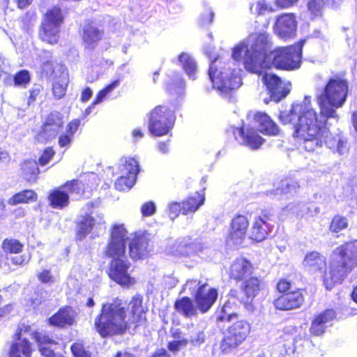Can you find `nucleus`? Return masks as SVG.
<instances>
[{
	"label": "nucleus",
	"mask_w": 357,
	"mask_h": 357,
	"mask_svg": "<svg viewBox=\"0 0 357 357\" xmlns=\"http://www.w3.org/2000/svg\"><path fill=\"white\" fill-rule=\"evenodd\" d=\"M348 93V82L335 75L327 82L323 92L316 96L320 115L312 108L310 98L301 103H294L289 111L281 112L280 121L294 125V135L309 152L321 149L323 144H331L329 130L326 126L329 118H337L336 109L342 107Z\"/></svg>",
	"instance_id": "f257e3e1"
},
{
	"label": "nucleus",
	"mask_w": 357,
	"mask_h": 357,
	"mask_svg": "<svg viewBox=\"0 0 357 357\" xmlns=\"http://www.w3.org/2000/svg\"><path fill=\"white\" fill-rule=\"evenodd\" d=\"M142 298L135 296L129 303L128 310L126 314L121 300L115 299L111 303L102 305L101 314L95 320L96 331L102 336L119 335L123 333L128 324H141L145 320Z\"/></svg>",
	"instance_id": "f03ea898"
},
{
	"label": "nucleus",
	"mask_w": 357,
	"mask_h": 357,
	"mask_svg": "<svg viewBox=\"0 0 357 357\" xmlns=\"http://www.w3.org/2000/svg\"><path fill=\"white\" fill-rule=\"evenodd\" d=\"M272 45L266 33L250 35L246 41L237 45L233 50L235 61L242 60L245 68L254 73H262L264 61L267 60Z\"/></svg>",
	"instance_id": "7ed1b4c3"
},
{
	"label": "nucleus",
	"mask_w": 357,
	"mask_h": 357,
	"mask_svg": "<svg viewBox=\"0 0 357 357\" xmlns=\"http://www.w3.org/2000/svg\"><path fill=\"white\" fill-rule=\"evenodd\" d=\"M356 266L357 241H350L336 248L330 257L328 266L323 275V281L326 289H331L335 283L342 282Z\"/></svg>",
	"instance_id": "20e7f679"
},
{
	"label": "nucleus",
	"mask_w": 357,
	"mask_h": 357,
	"mask_svg": "<svg viewBox=\"0 0 357 357\" xmlns=\"http://www.w3.org/2000/svg\"><path fill=\"white\" fill-rule=\"evenodd\" d=\"M231 61L222 62L215 59L211 63L208 75L213 88L221 94L227 96L232 91L238 89L241 84L240 70L234 68Z\"/></svg>",
	"instance_id": "39448f33"
},
{
	"label": "nucleus",
	"mask_w": 357,
	"mask_h": 357,
	"mask_svg": "<svg viewBox=\"0 0 357 357\" xmlns=\"http://www.w3.org/2000/svg\"><path fill=\"white\" fill-rule=\"evenodd\" d=\"M304 41L296 45L279 47L271 52L267 60L264 61V68H277L294 70L299 68L301 61L302 47Z\"/></svg>",
	"instance_id": "423d86ee"
},
{
	"label": "nucleus",
	"mask_w": 357,
	"mask_h": 357,
	"mask_svg": "<svg viewBox=\"0 0 357 357\" xmlns=\"http://www.w3.org/2000/svg\"><path fill=\"white\" fill-rule=\"evenodd\" d=\"M175 116L167 106L158 105L149 114V130L151 135L160 137L168 135L174 127Z\"/></svg>",
	"instance_id": "0eeeda50"
},
{
	"label": "nucleus",
	"mask_w": 357,
	"mask_h": 357,
	"mask_svg": "<svg viewBox=\"0 0 357 357\" xmlns=\"http://www.w3.org/2000/svg\"><path fill=\"white\" fill-rule=\"evenodd\" d=\"M63 22L60 8L54 6L45 13L40 30V38L50 44H55L59 38V27Z\"/></svg>",
	"instance_id": "6e6552de"
},
{
	"label": "nucleus",
	"mask_w": 357,
	"mask_h": 357,
	"mask_svg": "<svg viewBox=\"0 0 357 357\" xmlns=\"http://www.w3.org/2000/svg\"><path fill=\"white\" fill-rule=\"evenodd\" d=\"M250 325L245 320H239L229 326L225 333L220 349L223 353H229L238 347L248 336Z\"/></svg>",
	"instance_id": "1a4fd4ad"
},
{
	"label": "nucleus",
	"mask_w": 357,
	"mask_h": 357,
	"mask_svg": "<svg viewBox=\"0 0 357 357\" xmlns=\"http://www.w3.org/2000/svg\"><path fill=\"white\" fill-rule=\"evenodd\" d=\"M271 68H263L262 73H257L261 77V81L270 93L271 100L279 102L290 91V84L283 83L280 78L268 72Z\"/></svg>",
	"instance_id": "9d476101"
},
{
	"label": "nucleus",
	"mask_w": 357,
	"mask_h": 357,
	"mask_svg": "<svg viewBox=\"0 0 357 357\" xmlns=\"http://www.w3.org/2000/svg\"><path fill=\"white\" fill-rule=\"evenodd\" d=\"M129 268L130 263L125 259L112 260L108 271L109 276L121 286L130 287L135 283V280L129 275Z\"/></svg>",
	"instance_id": "9b49d317"
},
{
	"label": "nucleus",
	"mask_w": 357,
	"mask_h": 357,
	"mask_svg": "<svg viewBox=\"0 0 357 357\" xmlns=\"http://www.w3.org/2000/svg\"><path fill=\"white\" fill-rule=\"evenodd\" d=\"M275 33L281 38L288 39L295 36L297 29L296 17L294 13H283L276 17Z\"/></svg>",
	"instance_id": "f8f14e48"
},
{
	"label": "nucleus",
	"mask_w": 357,
	"mask_h": 357,
	"mask_svg": "<svg viewBox=\"0 0 357 357\" xmlns=\"http://www.w3.org/2000/svg\"><path fill=\"white\" fill-rule=\"evenodd\" d=\"M248 226L249 222L245 216L237 215L234 218L227 239V243L234 246L241 245L246 238Z\"/></svg>",
	"instance_id": "ddd939ff"
},
{
	"label": "nucleus",
	"mask_w": 357,
	"mask_h": 357,
	"mask_svg": "<svg viewBox=\"0 0 357 357\" xmlns=\"http://www.w3.org/2000/svg\"><path fill=\"white\" fill-rule=\"evenodd\" d=\"M139 171V162L134 158H129L122 169L123 174L127 176H121L115 182V188L118 190L125 191L131 188L136 181L137 175Z\"/></svg>",
	"instance_id": "4468645a"
},
{
	"label": "nucleus",
	"mask_w": 357,
	"mask_h": 357,
	"mask_svg": "<svg viewBox=\"0 0 357 357\" xmlns=\"http://www.w3.org/2000/svg\"><path fill=\"white\" fill-rule=\"evenodd\" d=\"M217 298V289L209 287L208 283L204 282L199 291L195 294V301L198 310L205 313L213 306Z\"/></svg>",
	"instance_id": "2eb2a0df"
},
{
	"label": "nucleus",
	"mask_w": 357,
	"mask_h": 357,
	"mask_svg": "<svg viewBox=\"0 0 357 357\" xmlns=\"http://www.w3.org/2000/svg\"><path fill=\"white\" fill-rule=\"evenodd\" d=\"M304 298L300 291L289 292L278 297L275 301V307L281 310H291L299 307Z\"/></svg>",
	"instance_id": "dca6fc26"
},
{
	"label": "nucleus",
	"mask_w": 357,
	"mask_h": 357,
	"mask_svg": "<svg viewBox=\"0 0 357 357\" xmlns=\"http://www.w3.org/2000/svg\"><path fill=\"white\" fill-rule=\"evenodd\" d=\"M252 271L253 266L250 261L243 257H238L231 264L229 273L230 278L240 280L250 275Z\"/></svg>",
	"instance_id": "f3484780"
},
{
	"label": "nucleus",
	"mask_w": 357,
	"mask_h": 357,
	"mask_svg": "<svg viewBox=\"0 0 357 357\" xmlns=\"http://www.w3.org/2000/svg\"><path fill=\"white\" fill-rule=\"evenodd\" d=\"M263 284L261 280L256 277H252L243 282L241 289L246 297L245 305L248 310H252L251 301L258 294Z\"/></svg>",
	"instance_id": "a211bd4d"
},
{
	"label": "nucleus",
	"mask_w": 357,
	"mask_h": 357,
	"mask_svg": "<svg viewBox=\"0 0 357 357\" xmlns=\"http://www.w3.org/2000/svg\"><path fill=\"white\" fill-rule=\"evenodd\" d=\"M254 120L255 127L260 132L269 135H275L278 134V126L266 113L257 112L255 115Z\"/></svg>",
	"instance_id": "6ab92c4d"
},
{
	"label": "nucleus",
	"mask_w": 357,
	"mask_h": 357,
	"mask_svg": "<svg viewBox=\"0 0 357 357\" xmlns=\"http://www.w3.org/2000/svg\"><path fill=\"white\" fill-rule=\"evenodd\" d=\"M75 312L72 307H66L52 316L48 321L50 325L64 327L66 325H72L75 321Z\"/></svg>",
	"instance_id": "aec40b11"
},
{
	"label": "nucleus",
	"mask_w": 357,
	"mask_h": 357,
	"mask_svg": "<svg viewBox=\"0 0 357 357\" xmlns=\"http://www.w3.org/2000/svg\"><path fill=\"white\" fill-rule=\"evenodd\" d=\"M103 36V31L93 24H86L83 28L82 40L85 47L93 48Z\"/></svg>",
	"instance_id": "412c9836"
},
{
	"label": "nucleus",
	"mask_w": 357,
	"mask_h": 357,
	"mask_svg": "<svg viewBox=\"0 0 357 357\" xmlns=\"http://www.w3.org/2000/svg\"><path fill=\"white\" fill-rule=\"evenodd\" d=\"M234 135L241 137L242 143L252 149L259 148L263 143V139L253 128H237L234 132Z\"/></svg>",
	"instance_id": "4be33fe9"
},
{
	"label": "nucleus",
	"mask_w": 357,
	"mask_h": 357,
	"mask_svg": "<svg viewBox=\"0 0 357 357\" xmlns=\"http://www.w3.org/2000/svg\"><path fill=\"white\" fill-rule=\"evenodd\" d=\"M326 258L316 251L307 253L303 261V267L310 273L321 271L326 266Z\"/></svg>",
	"instance_id": "5701e85b"
},
{
	"label": "nucleus",
	"mask_w": 357,
	"mask_h": 357,
	"mask_svg": "<svg viewBox=\"0 0 357 357\" xmlns=\"http://www.w3.org/2000/svg\"><path fill=\"white\" fill-rule=\"evenodd\" d=\"M148 241L144 237H137L129 243V253L132 259L143 258L148 254Z\"/></svg>",
	"instance_id": "b1692460"
},
{
	"label": "nucleus",
	"mask_w": 357,
	"mask_h": 357,
	"mask_svg": "<svg viewBox=\"0 0 357 357\" xmlns=\"http://www.w3.org/2000/svg\"><path fill=\"white\" fill-rule=\"evenodd\" d=\"M34 339L38 344L39 350L41 354L45 357H56L53 351L55 349L54 346L56 344V342L47 335H43L41 333H35Z\"/></svg>",
	"instance_id": "393cba45"
},
{
	"label": "nucleus",
	"mask_w": 357,
	"mask_h": 357,
	"mask_svg": "<svg viewBox=\"0 0 357 357\" xmlns=\"http://www.w3.org/2000/svg\"><path fill=\"white\" fill-rule=\"evenodd\" d=\"M31 353V343L26 339H18L11 345L9 357H30Z\"/></svg>",
	"instance_id": "a878e982"
},
{
	"label": "nucleus",
	"mask_w": 357,
	"mask_h": 357,
	"mask_svg": "<svg viewBox=\"0 0 357 357\" xmlns=\"http://www.w3.org/2000/svg\"><path fill=\"white\" fill-rule=\"evenodd\" d=\"M174 305L176 310L185 317H190L197 314V306H195L188 297H183L177 300Z\"/></svg>",
	"instance_id": "bb28decb"
},
{
	"label": "nucleus",
	"mask_w": 357,
	"mask_h": 357,
	"mask_svg": "<svg viewBox=\"0 0 357 357\" xmlns=\"http://www.w3.org/2000/svg\"><path fill=\"white\" fill-rule=\"evenodd\" d=\"M38 199L37 193L32 190H25L17 192L10 197L8 200V204L11 206L20 204H28L36 202Z\"/></svg>",
	"instance_id": "cd10ccee"
},
{
	"label": "nucleus",
	"mask_w": 357,
	"mask_h": 357,
	"mask_svg": "<svg viewBox=\"0 0 357 357\" xmlns=\"http://www.w3.org/2000/svg\"><path fill=\"white\" fill-rule=\"evenodd\" d=\"M99 220L97 222L93 217L86 215L82 218L80 221L77 230V236L79 239L83 238L86 235L89 234L96 225H100L102 222V215L99 216Z\"/></svg>",
	"instance_id": "c85d7f7f"
},
{
	"label": "nucleus",
	"mask_w": 357,
	"mask_h": 357,
	"mask_svg": "<svg viewBox=\"0 0 357 357\" xmlns=\"http://www.w3.org/2000/svg\"><path fill=\"white\" fill-rule=\"evenodd\" d=\"M127 243L109 241L105 250L107 257L113 260L124 259L126 253Z\"/></svg>",
	"instance_id": "c756f323"
},
{
	"label": "nucleus",
	"mask_w": 357,
	"mask_h": 357,
	"mask_svg": "<svg viewBox=\"0 0 357 357\" xmlns=\"http://www.w3.org/2000/svg\"><path fill=\"white\" fill-rule=\"evenodd\" d=\"M204 200L205 198L203 194L196 192L193 197H189L183 203V213L187 214L195 212L204 204Z\"/></svg>",
	"instance_id": "7c9ffc66"
},
{
	"label": "nucleus",
	"mask_w": 357,
	"mask_h": 357,
	"mask_svg": "<svg viewBox=\"0 0 357 357\" xmlns=\"http://www.w3.org/2000/svg\"><path fill=\"white\" fill-rule=\"evenodd\" d=\"M49 200L54 208H63L69 203L68 196L63 187L53 191L49 196Z\"/></svg>",
	"instance_id": "2f4dec72"
},
{
	"label": "nucleus",
	"mask_w": 357,
	"mask_h": 357,
	"mask_svg": "<svg viewBox=\"0 0 357 357\" xmlns=\"http://www.w3.org/2000/svg\"><path fill=\"white\" fill-rule=\"evenodd\" d=\"M265 225V220L261 217L255 218L251 228L250 238L256 241H261L266 238L267 231L263 227Z\"/></svg>",
	"instance_id": "473e14b6"
},
{
	"label": "nucleus",
	"mask_w": 357,
	"mask_h": 357,
	"mask_svg": "<svg viewBox=\"0 0 357 357\" xmlns=\"http://www.w3.org/2000/svg\"><path fill=\"white\" fill-rule=\"evenodd\" d=\"M22 170L24 178L30 183L36 181L39 169L38 164L33 160L24 161L22 165Z\"/></svg>",
	"instance_id": "72a5a7b5"
},
{
	"label": "nucleus",
	"mask_w": 357,
	"mask_h": 357,
	"mask_svg": "<svg viewBox=\"0 0 357 357\" xmlns=\"http://www.w3.org/2000/svg\"><path fill=\"white\" fill-rule=\"evenodd\" d=\"M129 234L123 224H114L111 228L109 241L128 243Z\"/></svg>",
	"instance_id": "f704fd0d"
},
{
	"label": "nucleus",
	"mask_w": 357,
	"mask_h": 357,
	"mask_svg": "<svg viewBox=\"0 0 357 357\" xmlns=\"http://www.w3.org/2000/svg\"><path fill=\"white\" fill-rule=\"evenodd\" d=\"M68 83V78L67 74L65 73H63L60 77L54 79L52 91L56 98H61L64 96Z\"/></svg>",
	"instance_id": "c9c22d12"
},
{
	"label": "nucleus",
	"mask_w": 357,
	"mask_h": 357,
	"mask_svg": "<svg viewBox=\"0 0 357 357\" xmlns=\"http://www.w3.org/2000/svg\"><path fill=\"white\" fill-rule=\"evenodd\" d=\"M120 84V81L119 79L114 81L108 86H107L105 89L101 90L96 96V100L93 101L92 105L87 109H86L84 112L85 116L89 115L91 112V108L93 106L98 105L102 102L107 96L112 91H113L116 87H118Z\"/></svg>",
	"instance_id": "e433bc0d"
},
{
	"label": "nucleus",
	"mask_w": 357,
	"mask_h": 357,
	"mask_svg": "<svg viewBox=\"0 0 357 357\" xmlns=\"http://www.w3.org/2000/svg\"><path fill=\"white\" fill-rule=\"evenodd\" d=\"M63 189L67 193L68 198L71 196L75 199H77L84 192V185L78 181H72L66 183L63 186Z\"/></svg>",
	"instance_id": "4c0bfd02"
},
{
	"label": "nucleus",
	"mask_w": 357,
	"mask_h": 357,
	"mask_svg": "<svg viewBox=\"0 0 357 357\" xmlns=\"http://www.w3.org/2000/svg\"><path fill=\"white\" fill-rule=\"evenodd\" d=\"M178 61L188 76L193 77L197 70V64L191 56L186 53H182L178 57Z\"/></svg>",
	"instance_id": "58836bf2"
},
{
	"label": "nucleus",
	"mask_w": 357,
	"mask_h": 357,
	"mask_svg": "<svg viewBox=\"0 0 357 357\" xmlns=\"http://www.w3.org/2000/svg\"><path fill=\"white\" fill-rule=\"evenodd\" d=\"M250 10L254 15H264L266 13L274 12V8L265 0H259L250 4Z\"/></svg>",
	"instance_id": "ea45409f"
},
{
	"label": "nucleus",
	"mask_w": 357,
	"mask_h": 357,
	"mask_svg": "<svg viewBox=\"0 0 357 357\" xmlns=\"http://www.w3.org/2000/svg\"><path fill=\"white\" fill-rule=\"evenodd\" d=\"M192 246H186V243L183 241H175L168 246L167 252L176 257H184L189 254L187 249H191Z\"/></svg>",
	"instance_id": "a19ab883"
},
{
	"label": "nucleus",
	"mask_w": 357,
	"mask_h": 357,
	"mask_svg": "<svg viewBox=\"0 0 357 357\" xmlns=\"http://www.w3.org/2000/svg\"><path fill=\"white\" fill-rule=\"evenodd\" d=\"M184 88L183 80L177 75L167 84V89L172 95H181Z\"/></svg>",
	"instance_id": "79ce46f5"
},
{
	"label": "nucleus",
	"mask_w": 357,
	"mask_h": 357,
	"mask_svg": "<svg viewBox=\"0 0 357 357\" xmlns=\"http://www.w3.org/2000/svg\"><path fill=\"white\" fill-rule=\"evenodd\" d=\"M295 190V185H291V181L289 179H284L280 181L276 185L275 190L270 192L271 195H280L282 194H286L291 192Z\"/></svg>",
	"instance_id": "37998d69"
},
{
	"label": "nucleus",
	"mask_w": 357,
	"mask_h": 357,
	"mask_svg": "<svg viewBox=\"0 0 357 357\" xmlns=\"http://www.w3.org/2000/svg\"><path fill=\"white\" fill-rule=\"evenodd\" d=\"M60 128L58 126L44 123L43 130L38 134V139L45 141L54 138Z\"/></svg>",
	"instance_id": "c03bdc74"
},
{
	"label": "nucleus",
	"mask_w": 357,
	"mask_h": 357,
	"mask_svg": "<svg viewBox=\"0 0 357 357\" xmlns=\"http://www.w3.org/2000/svg\"><path fill=\"white\" fill-rule=\"evenodd\" d=\"M23 245L16 239H5L2 243V248L5 252L18 253L21 252Z\"/></svg>",
	"instance_id": "a18cd8bd"
},
{
	"label": "nucleus",
	"mask_w": 357,
	"mask_h": 357,
	"mask_svg": "<svg viewBox=\"0 0 357 357\" xmlns=\"http://www.w3.org/2000/svg\"><path fill=\"white\" fill-rule=\"evenodd\" d=\"M324 4V0H308L307 7L312 16L318 17L321 15Z\"/></svg>",
	"instance_id": "49530a36"
},
{
	"label": "nucleus",
	"mask_w": 357,
	"mask_h": 357,
	"mask_svg": "<svg viewBox=\"0 0 357 357\" xmlns=\"http://www.w3.org/2000/svg\"><path fill=\"white\" fill-rule=\"evenodd\" d=\"M348 225L347 220L345 218L341 216L335 217L331 224V230L333 232H339L345 229Z\"/></svg>",
	"instance_id": "de8ad7c7"
},
{
	"label": "nucleus",
	"mask_w": 357,
	"mask_h": 357,
	"mask_svg": "<svg viewBox=\"0 0 357 357\" xmlns=\"http://www.w3.org/2000/svg\"><path fill=\"white\" fill-rule=\"evenodd\" d=\"M204 282H202L199 280H188L185 284L183 285V291L185 292L187 291H190L191 294L197 293L201 289L202 285H203Z\"/></svg>",
	"instance_id": "09e8293b"
},
{
	"label": "nucleus",
	"mask_w": 357,
	"mask_h": 357,
	"mask_svg": "<svg viewBox=\"0 0 357 357\" xmlns=\"http://www.w3.org/2000/svg\"><path fill=\"white\" fill-rule=\"evenodd\" d=\"M45 123L61 128L63 124V115L58 112H51L47 116Z\"/></svg>",
	"instance_id": "8fccbe9b"
},
{
	"label": "nucleus",
	"mask_w": 357,
	"mask_h": 357,
	"mask_svg": "<svg viewBox=\"0 0 357 357\" xmlns=\"http://www.w3.org/2000/svg\"><path fill=\"white\" fill-rule=\"evenodd\" d=\"M188 343V339L174 340L169 342L167 347L169 351L175 353L178 351L181 348L186 347Z\"/></svg>",
	"instance_id": "3c124183"
},
{
	"label": "nucleus",
	"mask_w": 357,
	"mask_h": 357,
	"mask_svg": "<svg viewBox=\"0 0 357 357\" xmlns=\"http://www.w3.org/2000/svg\"><path fill=\"white\" fill-rule=\"evenodd\" d=\"M30 82V75L28 71L22 70L19 72L15 77V85H25Z\"/></svg>",
	"instance_id": "603ef678"
},
{
	"label": "nucleus",
	"mask_w": 357,
	"mask_h": 357,
	"mask_svg": "<svg viewBox=\"0 0 357 357\" xmlns=\"http://www.w3.org/2000/svg\"><path fill=\"white\" fill-rule=\"evenodd\" d=\"M319 320L320 319L315 318L310 328L311 333L315 335L323 334L326 329V326Z\"/></svg>",
	"instance_id": "864d4df0"
},
{
	"label": "nucleus",
	"mask_w": 357,
	"mask_h": 357,
	"mask_svg": "<svg viewBox=\"0 0 357 357\" xmlns=\"http://www.w3.org/2000/svg\"><path fill=\"white\" fill-rule=\"evenodd\" d=\"M54 153H55L52 148L46 149L43 151L41 157L39 158V164L42 166L47 164L52 158V157L54 155Z\"/></svg>",
	"instance_id": "5fc2aeb1"
},
{
	"label": "nucleus",
	"mask_w": 357,
	"mask_h": 357,
	"mask_svg": "<svg viewBox=\"0 0 357 357\" xmlns=\"http://www.w3.org/2000/svg\"><path fill=\"white\" fill-rule=\"evenodd\" d=\"M155 205L152 202H149L142 205L141 212L143 216H151L155 212Z\"/></svg>",
	"instance_id": "6e6d98bb"
},
{
	"label": "nucleus",
	"mask_w": 357,
	"mask_h": 357,
	"mask_svg": "<svg viewBox=\"0 0 357 357\" xmlns=\"http://www.w3.org/2000/svg\"><path fill=\"white\" fill-rule=\"evenodd\" d=\"M73 355L76 357H91L90 354L86 352L82 345L79 344H74L71 347Z\"/></svg>",
	"instance_id": "4d7b16f0"
},
{
	"label": "nucleus",
	"mask_w": 357,
	"mask_h": 357,
	"mask_svg": "<svg viewBox=\"0 0 357 357\" xmlns=\"http://www.w3.org/2000/svg\"><path fill=\"white\" fill-rule=\"evenodd\" d=\"M73 136L69 133H63L59 137V145L60 147L68 148L72 142Z\"/></svg>",
	"instance_id": "13d9d810"
},
{
	"label": "nucleus",
	"mask_w": 357,
	"mask_h": 357,
	"mask_svg": "<svg viewBox=\"0 0 357 357\" xmlns=\"http://www.w3.org/2000/svg\"><path fill=\"white\" fill-rule=\"evenodd\" d=\"M334 317L335 312L332 310H327L319 314L316 318L320 319L319 321H321V322H323V324L326 326V324L332 320Z\"/></svg>",
	"instance_id": "bf43d9fd"
},
{
	"label": "nucleus",
	"mask_w": 357,
	"mask_h": 357,
	"mask_svg": "<svg viewBox=\"0 0 357 357\" xmlns=\"http://www.w3.org/2000/svg\"><path fill=\"white\" fill-rule=\"evenodd\" d=\"M30 258L31 257L29 255H22L12 257L11 261L16 265L23 266L28 264Z\"/></svg>",
	"instance_id": "052dcab7"
},
{
	"label": "nucleus",
	"mask_w": 357,
	"mask_h": 357,
	"mask_svg": "<svg viewBox=\"0 0 357 357\" xmlns=\"http://www.w3.org/2000/svg\"><path fill=\"white\" fill-rule=\"evenodd\" d=\"M214 14L211 10V9H208L206 10L205 13L201 16V24L202 26L210 24L213 19Z\"/></svg>",
	"instance_id": "680f3d73"
},
{
	"label": "nucleus",
	"mask_w": 357,
	"mask_h": 357,
	"mask_svg": "<svg viewBox=\"0 0 357 357\" xmlns=\"http://www.w3.org/2000/svg\"><path fill=\"white\" fill-rule=\"evenodd\" d=\"M169 216L171 219L174 220L176 218L181 210V207L180 204L177 202H174L169 204Z\"/></svg>",
	"instance_id": "e2e57ef3"
},
{
	"label": "nucleus",
	"mask_w": 357,
	"mask_h": 357,
	"mask_svg": "<svg viewBox=\"0 0 357 357\" xmlns=\"http://www.w3.org/2000/svg\"><path fill=\"white\" fill-rule=\"evenodd\" d=\"M275 6L280 8H288L295 5L298 0H274Z\"/></svg>",
	"instance_id": "0e129e2a"
},
{
	"label": "nucleus",
	"mask_w": 357,
	"mask_h": 357,
	"mask_svg": "<svg viewBox=\"0 0 357 357\" xmlns=\"http://www.w3.org/2000/svg\"><path fill=\"white\" fill-rule=\"evenodd\" d=\"M191 343L194 346H199L205 341V334L203 331H199L191 338Z\"/></svg>",
	"instance_id": "69168bd1"
},
{
	"label": "nucleus",
	"mask_w": 357,
	"mask_h": 357,
	"mask_svg": "<svg viewBox=\"0 0 357 357\" xmlns=\"http://www.w3.org/2000/svg\"><path fill=\"white\" fill-rule=\"evenodd\" d=\"M79 126H80V121L79 119L73 120L68 124L66 132H68L70 135L73 136L74 134L77 130Z\"/></svg>",
	"instance_id": "338daca9"
},
{
	"label": "nucleus",
	"mask_w": 357,
	"mask_h": 357,
	"mask_svg": "<svg viewBox=\"0 0 357 357\" xmlns=\"http://www.w3.org/2000/svg\"><path fill=\"white\" fill-rule=\"evenodd\" d=\"M39 280L42 282H52L53 278L50 272L47 270H44L38 275Z\"/></svg>",
	"instance_id": "774afa93"
}]
</instances>
